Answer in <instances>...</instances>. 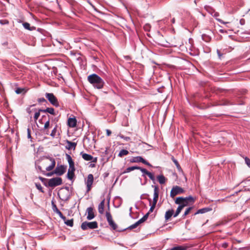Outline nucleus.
Instances as JSON below:
<instances>
[{
  "mask_svg": "<svg viewBox=\"0 0 250 250\" xmlns=\"http://www.w3.org/2000/svg\"><path fill=\"white\" fill-rule=\"evenodd\" d=\"M75 170V167H69L68 171L74 172Z\"/></svg>",
  "mask_w": 250,
  "mask_h": 250,
  "instance_id": "nucleus-53",
  "label": "nucleus"
},
{
  "mask_svg": "<svg viewBox=\"0 0 250 250\" xmlns=\"http://www.w3.org/2000/svg\"><path fill=\"white\" fill-rule=\"evenodd\" d=\"M40 115V113L39 111L36 112L35 113V115H34V118L35 121H36L37 120H38V119L39 118Z\"/></svg>",
  "mask_w": 250,
  "mask_h": 250,
  "instance_id": "nucleus-41",
  "label": "nucleus"
},
{
  "mask_svg": "<svg viewBox=\"0 0 250 250\" xmlns=\"http://www.w3.org/2000/svg\"><path fill=\"white\" fill-rule=\"evenodd\" d=\"M184 206H179L177 208L176 211L175 213L174 214V217H177L179 214L181 212V210L183 209Z\"/></svg>",
  "mask_w": 250,
  "mask_h": 250,
  "instance_id": "nucleus-25",
  "label": "nucleus"
},
{
  "mask_svg": "<svg viewBox=\"0 0 250 250\" xmlns=\"http://www.w3.org/2000/svg\"><path fill=\"white\" fill-rule=\"evenodd\" d=\"M105 200L104 199L98 206V211L100 214H103L104 212Z\"/></svg>",
  "mask_w": 250,
  "mask_h": 250,
  "instance_id": "nucleus-18",
  "label": "nucleus"
},
{
  "mask_svg": "<svg viewBox=\"0 0 250 250\" xmlns=\"http://www.w3.org/2000/svg\"><path fill=\"white\" fill-rule=\"evenodd\" d=\"M66 143H67L68 145L66 146V148L67 149L70 150V149L73 148L74 150L75 149L76 146H77V143H76L71 142H70L69 141H68V140L66 141Z\"/></svg>",
  "mask_w": 250,
  "mask_h": 250,
  "instance_id": "nucleus-17",
  "label": "nucleus"
},
{
  "mask_svg": "<svg viewBox=\"0 0 250 250\" xmlns=\"http://www.w3.org/2000/svg\"><path fill=\"white\" fill-rule=\"evenodd\" d=\"M82 158L85 161H91L93 160V156L90 154L81 152Z\"/></svg>",
  "mask_w": 250,
  "mask_h": 250,
  "instance_id": "nucleus-19",
  "label": "nucleus"
},
{
  "mask_svg": "<svg viewBox=\"0 0 250 250\" xmlns=\"http://www.w3.org/2000/svg\"><path fill=\"white\" fill-rule=\"evenodd\" d=\"M221 247L224 249L227 248L228 247V243L225 242L222 244Z\"/></svg>",
  "mask_w": 250,
  "mask_h": 250,
  "instance_id": "nucleus-48",
  "label": "nucleus"
},
{
  "mask_svg": "<svg viewBox=\"0 0 250 250\" xmlns=\"http://www.w3.org/2000/svg\"><path fill=\"white\" fill-rule=\"evenodd\" d=\"M185 192V190L181 187L176 186L173 187L171 191L170 195V197L173 198L175 196L178 194H182Z\"/></svg>",
  "mask_w": 250,
  "mask_h": 250,
  "instance_id": "nucleus-6",
  "label": "nucleus"
},
{
  "mask_svg": "<svg viewBox=\"0 0 250 250\" xmlns=\"http://www.w3.org/2000/svg\"><path fill=\"white\" fill-rule=\"evenodd\" d=\"M170 45H173V44H169ZM174 46H176V45H174Z\"/></svg>",
  "mask_w": 250,
  "mask_h": 250,
  "instance_id": "nucleus-60",
  "label": "nucleus"
},
{
  "mask_svg": "<svg viewBox=\"0 0 250 250\" xmlns=\"http://www.w3.org/2000/svg\"><path fill=\"white\" fill-rule=\"evenodd\" d=\"M171 159H172V161L173 162V163H174V164L175 165L178 170L179 171H182V170L181 167H180V165L179 164L178 161L177 160H176L175 159H174V158L173 157H172Z\"/></svg>",
  "mask_w": 250,
  "mask_h": 250,
  "instance_id": "nucleus-23",
  "label": "nucleus"
},
{
  "mask_svg": "<svg viewBox=\"0 0 250 250\" xmlns=\"http://www.w3.org/2000/svg\"><path fill=\"white\" fill-rule=\"evenodd\" d=\"M56 164V162L54 159L50 158L48 160H45L42 162V165L46 171H50L52 170Z\"/></svg>",
  "mask_w": 250,
  "mask_h": 250,
  "instance_id": "nucleus-3",
  "label": "nucleus"
},
{
  "mask_svg": "<svg viewBox=\"0 0 250 250\" xmlns=\"http://www.w3.org/2000/svg\"><path fill=\"white\" fill-rule=\"evenodd\" d=\"M139 169V168H138V167H137V166L128 167L125 169V171L124 172V173L129 172L132 170H134L135 169Z\"/></svg>",
  "mask_w": 250,
  "mask_h": 250,
  "instance_id": "nucleus-29",
  "label": "nucleus"
},
{
  "mask_svg": "<svg viewBox=\"0 0 250 250\" xmlns=\"http://www.w3.org/2000/svg\"><path fill=\"white\" fill-rule=\"evenodd\" d=\"M64 223L68 226L72 227L73 226V219L65 220Z\"/></svg>",
  "mask_w": 250,
  "mask_h": 250,
  "instance_id": "nucleus-31",
  "label": "nucleus"
},
{
  "mask_svg": "<svg viewBox=\"0 0 250 250\" xmlns=\"http://www.w3.org/2000/svg\"><path fill=\"white\" fill-rule=\"evenodd\" d=\"M192 209V207H189V208H187L186 209V211H185L184 215H183V217L184 218H185V216L189 213L190 211H191V210Z\"/></svg>",
  "mask_w": 250,
  "mask_h": 250,
  "instance_id": "nucleus-34",
  "label": "nucleus"
},
{
  "mask_svg": "<svg viewBox=\"0 0 250 250\" xmlns=\"http://www.w3.org/2000/svg\"><path fill=\"white\" fill-rule=\"evenodd\" d=\"M174 210L171 209H169L168 210H167L166 212V213H165V221H167L168 220H169L171 218V217H172V215L174 216Z\"/></svg>",
  "mask_w": 250,
  "mask_h": 250,
  "instance_id": "nucleus-14",
  "label": "nucleus"
},
{
  "mask_svg": "<svg viewBox=\"0 0 250 250\" xmlns=\"http://www.w3.org/2000/svg\"><path fill=\"white\" fill-rule=\"evenodd\" d=\"M130 162L131 163H139L142 162V163L148 166L149 167H152V165L147 161L145 160L143 157L141 156H137L133 157L130 160Z\"/></svg>",
  "mask_w": 250,
  "mask_h": 250,
  "instance_id": "nucleus-10",
  "label": "nucleus"
},
{
  "mask_svg": "<svg viewBox=\"0 0 250 250\" xmlns=\"http://www.w3.org/2000/svg\"><path fill=\"white\" fill-rule=\"evenodd\" d=\"M128 153L129 152L127 150L122 149L120 151L118 154V156L120 157H122L124 156L127 155Z\"/></svg>",
  "mask_w": 250,
  "mask_h": 250,
  "instance_id": "nucleus-28",
  "label": "nucleus"
},
{
  "mask_svg": "<svg viewBox=\"0 0 250 250\" xmlns=\"http://www.w3.org/2000/svg\"><path fill=\"white\" fill-rule=\"evenodd\" d=\"M245 160L247 165L250 167V159L246 157Z\"/></svg>",
  "mask_w": 250,
  "mask_h": 250,
  "instance_id": "nucleus-46",
  "label": "nucleus"
},
{
  "mask_svg": "<svg viewBox=\"0 0 250 250\" xmlns=\"http://www.w3.org/2000/svg\"><path fill=\"white\" fill-rule=\"evenodd\" d=\"M147 175L149 177V178L152 181H154L155 180V177H154V175L151 173V172H148L147 173Z\"/></svg>",
  "mask_w": 250,
  "mask_h": 250,
  "instance_id": "nucleus-38",
  "label": "nucleus"
},
{
  "mask_svg": "<svg viewBox=\"0 0 250 250\" xmlns=\"http://www.w3.org/2000/svg\"><path fill=\"white\" fill-rule=\"evenodd\" d=\"M38 111L40 112V113L41 112H44V113H46V109H39Z\"/></svg>",
  "mask_w": 250,
  "mask_h": 250,
  "instance_id": "nucleus-55",
  "label": "nucleus"
},
{
  "mask_svg": "<svg viewBox=\"0 0 250 250\" xmlns=\"http://www.w3.org/2000/svg\"><path fill=\"white\" fill-rule=\"evenodd\" d=\"M36 187L41 192L43 193L44 191L43 190L42 188L41 185L40 183H36L35 184Z\"/></svg>",
  "mask_w": 250,
  "mask_h": 250,
  "instance_id": "nucleus-35",
  "label": "nucleus"
},
{
  "mask_svg": "<svg viewBox=\"0 0 250 250\" xmlns=\"http://www.w3.org/2000/svg\"><path fill=\"white\" fill-rule=\"evenodd\" d=\"M106 217L107 219V221L110 227L115 230L120 231L118 229V226L114 222L112 215L109 211L106 212Z\"/></svg>",
  "mask_w": 250,
  "mask_h": 250,
  "instance_id": "nucleus-4",
  "label": "nucleus"
},
{
  "mask_svg": "<svg viewBox=\"0 0 250 250\" xmlns=\"http://www.w3.org/2000/svg\"><path fill=\"white\" fill-rule=\"evenodd\" d=\"M175 203L176 204H178L180 206H183L184 208L188 205V202L185 199V198L182 197H179L176 198Z\"/></svg>",
  "mask_w": 250,
  "mask_h": 250,
  "instance_id": "nucleus-12",
  "label": "nucleus"
},
{
  "mask_svg": "<svg viewBox=\"0 0 250 250\" xmlns=\"http://www.w3.org/2000/svg\"><path fill=\"white\" fill-rule=\"evenodd\" d=\"M120 136L121 138L124 139V140H125L126 141H128L130 140V138L129 137H125L123 135H120Z\"/></svg>",
  "mask_w": 250,
  "mask_h": 250,
  "instance_id": "nucleus-50",
  "label": "nucleus"
},
{
  "mask_svg": "<svg viewBox=\"0 0 250 250\" xmlns=\"http://www.w3.org/2000/svg\"><path fill=\"white\" fill-rule=\"evenodd\" d=\"M91 161H92V162L96 163L97 161V158H96V157L93 158V160H92Z\"/></svg>",
  "mask_w": 250,
  "mask_h": 250,
  "instance_id": "nucleus-56",
  "label": "nucleus"
},
{
  "mask_svg": "<svg viewBox=\"0 0 250 250\" xmlns=\"http://www.w3.org/2000/svg\"><path fill=\"white\" fill-rule=\"evenodd\" d=\"M87 80L90 83L98 89L102 88L104 84L103 79L96 74L89 75Z\"/></svg>",
  "mask_w": 250,
  "mask_h": 250,
  "instance_id": "nucleus-1",
  "label": "nucleus"
},
{
  "mask_svg": "<svg viewBox=\"0 0 250 250\" xmlns=\"http://www.w3.org/2000/svg\"><path fill=\"white\" fill-rule=\"evenodd\" d=\"M217 54H218L219 59H221V57L222 56V54L221 53L220 51L219 50H217Z\"/></svg>",
  "mask_w": 250,
  "mask_h": 250,
  "instance_id": "nucleus-54",
  "label": "nucleus"
},
{
  "mask_svg": "<svg viewBox=\"0 0 250 250\" xmlns=\"http://www.w3.org/2000/svg\"><path fill=\"white\" fill-rule=\"evenodd\" d=\"M93 181V175L92 174H88L87 177V179L85 181V184L86 185L87 188V192H88L89 191H90Z\"/></svg>",
  "mask_w": 250,
  "mask_h": 250,
  "instance_id": "nucleus-9",
  "label": "nucleus"
},
{
  "mask_svg": "<svg viewBox=\"0 0 250 250\" xmlns=\"http://www.w3.org/2000/svg\"><path fill=\"white\" fill-rule=\"evenodd\" d=\"M185 199L187 200V201L188 202H193L194 201V199L191 196H189L188 197H187L185 198Z\"/></svg>",
  "mask_w": 250,
  "mask_h": 250,
  "instance_id": "nucleus-42",
  "label": "nucleus"
},
{
  "mask_svg": "<svg viewBox=\"0 0 250 250\" xmlns=\"http://www.w3.org/2000/svg\"><path fill=\"white\" fill-rule=\"evenodd\" d=\"M157 179L161 184H165L166 181V179L163 175L158 176Z\"/></svg>",
  "mask_w": 250,
  "mask_h": 250,
  "instance_id": "nucleus-22",
  "label": "nucleus"
},
{
  "mask_svg": "<svg viewBox=\"0 0 250 250\" xmlns=\"http://www.w3.org/2000/svg\"><path fill=\"white\" fill-rule=\"evenodd\" d=\"M0 23L2 25L9 24V21L7 20H2L0 21Z\"/></svg>",
  "mask_w": 250,
  "mask_h": 250,
  "instance_id": "nucleus-40",
  "label": "nucleus"
},
{
  "mask_svg": "<svg viewBox=\"0 0 250 250\" xmlns=\"http://www.w3.org/2000/svg\"><path fill=\"white\" fill-rule=\"evenodd\" d=\"M66 169V166L63 165L57 166L54 170V173L58 176H61L65 172Z\"/></svg>",
  "mask_w": 250,
  "mask_h": 250,
  "instance_id": "nucleus-11",
  "label": "nucleus"
},
{
  "mask_svg": "<svg viewBox=\"0 0 250 250\" xmlns=\"http://www.w3.org/2000/svg\"><path fill=\"white\" fill-rule=\"evenodd\" d=\"M149 216V212L146 213L142 218L138 221L140 224L146 221Z\"/></svg>",
  "mask_w": 250,
  "mask_h": 250,
  "instance_id": "nucleus-27",
  "label": "nucleus"
},
{
  "mask_svg": "<svg viewBox=\"0 0 250 250\" xmlns=\"http://www.w3.org/2000/svg\"><path fill=\"white\" fill-rule=\"evenodd\" d=\"M27 136L29 139L31 138V130L30 128L27 129Z\"/></svg>",
  "mask_w": 250,
  "mask_h": 250,
  "instance_id": "nucleus-49",
  "label": "nucleus"
},
{
  "mask_svg": "<svg viewBox=\"0 0 250 250\" xmlns=\"http://www.w3.org/2000/svg\"><path fill=\"white\" fill-rule=\"evenodd\" d=\"M66 156L68 163L73 161L71 157L69 155L66 154Z\"/></svg>",
  "mask_w": 250,
  "mask_h": 250,
  "instance_id": "nucleus-44",
  "label": "nucleus"
},
{
  "mask_svg": "<svg viewBox=\"0 0 250 250\" xmlns=\"http://www.w3.org/2000/svg\"><path fill=\"white\" fill-rule=\"evenodd\" d=\"M106 132L107 136H109L111 134V131L109 129H106Z\"/></svg>",
  "mask_w": 250,
  "mask_h": 250,
  "instance_id": "nucleus-51",
  "label": "nucleus"
},
{
  "mask_svg": "<svg viewBox=\"0 0 250 250\" xmlns=\"http://www.w3.org/2000/svg\"><path fill=\"white\" fill-rule=\"evenodd\" d=\"M218 15V14H215V15H214L215 16H217Z\"/></svg>",
  "mask_w": 250,
  "mask_h": 250,
  "instance_id": "nucleus-59",
  "label": "nucleus"
},
{
  "mask_svg": "<svg viewBox=\"0 0 250 250\" xmlns=\"http://www.w3.org/2000/svg\"><path fill=\"white\" fill-rule=\"evenodd\" d=\"M15 92L17 94H21V93L22 92H24V93L26 92V91L25 90L24 88H17L16 90H15Z\"/></svg>",
  "mask_w": 250,
  "mask_h": 250,
  "instance_id": "nucleus-33",
  "label": "nucleus"
},
{
  "mask_svg": "<svg viewBox=\"0 0 250 250\" xmlns=\"http://www.w3.org/2000/svg\"><path fill=\"white\" fill-rule=\"evenodd\" d=\"M68 125L70 127H74L77 125V120L75 118H70L68 119Z\"/></svg>",
  "mask_w": 250,
  "mask_h": 250,
  "instance_id": "nucleus-16",
  "label": "nucleus"
},
{
  "mask_svg": "<svg viewBox=\"0 0 250 250\" xmlns=\"http://www.w3.org/2000/svg\"><path fill=\"white\" fill-rule=\"evenodd\" d=\"M38 101L39 103H43V102H46V100L44 98H41L38 99Z\"/></svg>",
  "mask_w": 250,
  "mask_h": 250,
  "instance_id": "nucleus-47",
  "label": "nucleus"
},
{
  "mask_svg": "<svg viewBox=\"0 0 250 250\" xmlns=\"http://www.w3.org/2000/svg\"><path fill=\"white\" fill-rule=\"evenodd\" d=\"M39 179L40 180H41L42 182H44V181L46 180V179L44 178H42V177H39Z\"/></svg>",
  "mask_w": 250,
  "mask_h": 250,
  "instance_id": "nucleus-57",
  "label": "nucleus"
},
{
  "mask_svg": "<svg viewBox=\"0 0 250 250\" xmlns=\"http://www.w3.org/2000/svg\"><path fill=\"white\" fill-rule=\"evenodd\" d=\"M92 167H94V165H92Z\"/></svg>",
  "mask_w": 250,
  "mask_h": 250,
  "instance_id": "nucleus-62",
  "label": "nucleus"
},
{
  "mask_svg": "<svg viewBox=\"0 0 250 250\" xmlns=\"http://www.w3.org/2000/svg\"><path fill=\"white\" fill-rule=\"evenodd\" d=\"M211 210V208H205L198 210V211L195 213V215L199 213H204L209 211Z\"/></svg>",
  "mask_w": 250,
  "mask_h": 250,
  "instance_id": "nucleus-21",
  "label": "nucleus"
},
{
  "mask_svg": "<svg viewBox=\"0 0 250 250\" xmlns=\"http://www.w3.org/2000/svg\"><path fill=\"white\" fill-rule=\"evenodd\" d=\"M45 97L52 105L56 107L59 106L60 105L58 100L53 93H46Z\"/></svg>",
  "mask_w": 250,
  "mask_h": 250,
  "instance_id": "nucleus-7",
  "label": "nucleus"
},
{
  "mask_svg": "<svg viewBox=\"0 0 250 250\" xmlns=\"http://www.w3.org/2000/svg\"><path fill=\"white\" fill-rule=\"evenodd\" d=\"M59 133H57V125H56V126L54 128V129L52 130L50 136L52 137H55L57 135H59Z\"/></svg>",
  "mask_w": 250,
  "mask_h": 250,
  "instance_id": "nucleus-24",
  "label": "nucleus"
},
{
  "mask_svg": "<svg viewBox=\"0 0 250 250\" xmlns=\"http://www.w3.org/2000/svg\"><path fill=\"white\" fill-rule=\"evenodd\" d=\"M52 205H53V209L54 211L56 213L57 212V210H59V209L57 208L56 205L55 204H54L53 203H52Z\"/></svg>",
  "mask_w": 250,
  "mask_h": 250,
  "instance_id": "nucleus-45",
  "label": "nucleus"
},
{
  "mask_svg": "<svg viewBox=\"0 0 250 250\" xmlns=\"http://www.w3.org/2000/svg\"><path fill=\"white\" fill-rule=\"evenodd\" d=\"M46 112L49 113L53 115H55L56 113L55 112V110L52 107H47L46 108Z\"/></svg>",
  "mask_w": 250,
  "mask_h": 250,
  "instance_id": "nucleus-30",
  "label": "nucleus"
},
{
  "mask_svg": "<svg viewBox=\"0 0 250 250\" xmlns=\"http://www.w3.org/2000/svg\"><path fill=\"white\" fill-rule=\"evenodd\" d=\"M98 228V223L96 221L88 222L85 221L82 223L81 228L83 230H86L88 229H94Z\"/></svg>",
  "mask_w": 250,
  "mask_h": 250,
  "instance_id": "nucleus-5",
  "label": "nucleus"
},
{
  "mask_svg": "<svg viewBox=\"0 0 250 250\" xmlns=\"http://www.w3.org/2000/svg\"><path fill=\"white\" fill-rule=\"evenodd\" d=\"M108 210H109V205H108Z\"/></svg>",
  "mask_w": 250,
  "mask_h": 250,
  "instance_id": "nucleus-63",
  "label": "nucleus"
},
{
  "mask_svg": "<svg viewBox=\"0 0 250 250\" xmlns=\"http://www.w3.org/2000/svg\"><path fill=\"white\" fill-rule=\"evenodd\" d=\"M38 167L40 169V170L42 171V173L44 175H46L47 176H52L55 173H54V171H53V172H48V173H45V171L42 170V166H38Z\"/></svg>",
  "mask_w": 250,
  "mask_h": 250,
  "instance_id": "nucleus-26",
  "label": "nucleus"
},
{
  "mask_svg": "<svg viewBox=\"0 0 250 250\" xmlns=\"http://www.w3.org/2000/svg\"><path fill=\"white\" fill-rule=\"evenodd\" d=\"M87 212L88 215L87 219L89 220H92L95 217V215L93 212V208L92 207H89L87 208Z\"/></svg>",
  "mask_w": 250,
  "mask_h": 250,
  "instance_id": "nucleus-13",
  "label": "nucleus"
},
{
  "mask_svg": "<svg viewBox=\"0 0 250 250\" xmlns=\"http://www.w3.org/2000/svg\"><path fill=\"white\" fill-rule=\"evenodd\" d=\"M190 248L189 246H188L186 245H180L174 247L169 250H189Z\"/></svg>",
  "mask_w": 250,
  "mask_h": 250,
  "instance_id": "nucleus-15",
  "label": "nucleus"
},
{
  "mask_svg": "<svg viewBox=\"0 0 250 250\" xmlns=\"http://www.w3.org/2000/svg\"><path fill=\"white\" fill-rule=\"evenodd\" d=\"M23 27L29 31H33L36 29V27L34 26H30V25L28 22H24L22 24Z\"/></svg>",
  "mask_w": 250,
  "mask_h": 250,
  "instance_id": "nucleus-20",
  "label": "nucleus"
},
{
  "mask_svg": "<svg viewBox=\"0 0 250 250\" xmlns=\"http://www.w3.org/2000/svg\"><path fill=\"white\" fill-rule=\"evenodd\" d=\"M56 213L58 214L59 215V216L62 219H63V221H65L66 217L63 215L62 213L60 210H57V212H56Z\"/></svg>",
  "mask_w": 250,
  "mask_h": 250,
  "instance_id": "nucleus-36",
  "label": "nucleus"
},
{
  "mask_svg": "<svg viewBox=\"0 0 250 250\" xmlns=\"http://www.w3.org/2000/svg\"><path fill=\"white\" fill-rule=\"evenodd\" d=\"M92 167H94V165H92Z\"/></svg>",
  "mask_w": 250,
  "mask_h": 250,
  "instance_id": "nucleus-61",
  "label": "nucleus"
},
{
  "mask_svg": "<svg viewBox=\"0 0 250 250\" xmlns=\"http://www.w3.org/2000/svg\"><path fill=\"white\" fill-rule=\"evenodd\" d=\"M74 175V172L68 171L67 176L69 179L72 180L73 178Z\"/></svg>",
  "mask_w": 250,
  "mask_h": 250,
  "instance_id": "nucleus-32",
  "label": "nucleus"
},
{
  "mask_svg": "<svg viewBox=\"0 0 250 250\" xmlns=\"http://www.w3.org/2000/svg\"><path fill=\"white\" fill-rule=\"evenodd\" d=\"M139 170H140L143 173L147 175V173L149 172L146 169L138 167Z\"/></svg>",
  "mask_w": 250,
  "mask_h": 250,
  "instance_id": "nucleus-39",
  "label": "nucleus"
},
{
  "mask_svg": "<svg viewBox=\"0 0 250 250\" xmlns=\"http://www.w3.org/2000/svg\"><path fill=\"white\" fill-rule=\"evenodd\" d=\"M172 21L173 23H174V22H175V19L174 18H173L172 19Z\"/></svg>",
  "mask_w": 250,
  "mask_h": 250,
  "instance_id": "nucleus-58",
  "label": "nucleus"
},
{
  "mask_svg": "<svg viewBox=\"0 0 250 250\" xmlns=\"http://www.w3.org/2000/svg\"><path fill=\"white\" fill-rule=\"evenodd\" d=\"M140 225L139 223L137 221L135 224L131 225L130 227L128 228V229H133L136 228L137 226H138Z\"/></svg>",
  "mask_w": 250,
  "mask_h": 250,
  "instance_id": "nucleus-37",
  "label": "nucleus"
},
{
  "mask_svg": "<svg viewBox=\"0 0 250 250\" xmlns=\"http://www.w3.org/2000/svg\"><path fill=\"white\" fill-rule=\"evenodd\" d=\"M62 179L60 177L53 178L49 180L48 186L54 188L62 185Z\"/></svg>",
  "mask_w": 250,
  "mask_h": 250,
  "instance_id": "nucleus-8",
  "label": "nucleus"
},
{
  "mask_svg": "<svg viewBox=\"0 0 250 250\" xmlns=\"http://www.w3.org/2000/svg\"><path fill=\"white\" fill-rule=\"evenodd\" d=\"M50 125V121L49 120H48L44 124V128L45 129H47L49 127Z\"/></svg>",
  "mask_w": 250,
  "mask_h": 250,
  "instance_id": "nucleus-43",
  "label": "nucleus"
},
{
  "mask_svg": "<svg viewBox=\"0 0 250 250\" xmlns=\"http://www.w3.org/2000/svg\"><path fill=\"white\" fill-rule=\"evenodd\" d=\"M69 164V167H75L74 166V163L73 161L72 162H70L69 163H68Z\"/></svg>",
  "mask_w": 250,
  "mask_h": 250,
  "instance_id": "nucleus-52",
  "label": "nucleus"
},
{
  "mask_svg": "<svg viewBox=\"0 0 250 250\" xmlns=\"http://www.w3.org/2000/svg\"><path fill=\"white\" fill-rule=\"evenodd\" d=\"M152 187H154V197L152 202L150 199H149V205L150 206V208L149 210V211L148 212H149V214L150 212H153L154 208H155L159 197V189L158 187L156 186H152Z\"/></svg>",
  "mask_w": 250,
  "mask_h": 250,
  "instance_id": "nucleus-2",
  "label": "nucleus"
}]
</instances>
